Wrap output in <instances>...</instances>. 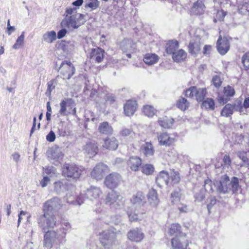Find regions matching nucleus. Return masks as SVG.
<instances>
[{"label": "nucleus", "mask_w": 249, "mask_h": 249, "mask_svg": "<svg viewBox=\"0 0 249 249\" xmlns=\"http://www.w3.org/2000/svg\"><path fill=\"white\" fill-rule=\"evenodd\" d=\"M207 94V91L205 89L199 88L197 89V93L196 95V99L197 101H202L204 99L205 96Z\"/></svg>", "instance_id": "obj_39"}, {"label": "nucleus", "mask_w": 249, "mask_h": 249, "mask_svg": "<svg viewBox=\"0 0 249 249\" xmlns=\"http://www.w3.org/2000/svg\"><path fill=\"white\" fill-rule=\"evenodd\" d=\"M144 237V233L139 228L131 230L127 233L128 239L133 242H140L143 240Z\"/></svg>", "instance_id": "obj_14"}, {"label": "nucleus", "mask_w": 249, "mask_h": 249, "mask_svg": "<svg viewBox=\"0 0 249 249\" xmlns=\"http://www.w3.org/2000/svg\"><path fill=\"white\" fill-rule=\"evenodd\" d=\"M235 94L234 89L230 86H228L224 88V94L226 96L231 97Z\"/></svg>", "instance_id": "obj_50"}, {"label": "nucleus", "mask_w": 249, "mask_h": 249, "mask_svg": "<svg viewBox=\"0 0 249 249\" xmlns=\"http://www.w3.org/2000/svg\"><path fill=\"white\" fill-rule=\"evenodd\" d=\"M85 149L88 154L92 156L97 154L98 151L97 143H93L92 142L87 143L85 146Z\"/></svg>", "instance_id": "obj_27"}, {"label": "nucleus", "mask_w": 249, "mask_h": 249, "mask_svg": "<svg viewBox=\"0 0 249 249\" xmlns=\"http://www.w3.org/2000/svg\"><path fill=\"white\" fill-rule=\"evenodd\" d=\"M202 106L207 109L213 110L214 109V101L211 98H208L203 101Z\"/></svg>", "instance_id": "obj_43"}, {"label": "nucleus", "mask_w": 249, "mask_h": 249, "mask_svg": "<svg viewBox=\"0 0 249 249\" xmlns=\"http://www.w3.org/2000/svg\"><path fill=\"white\" fill-rule=\"evenodd\" d=\"M24 35L23 32L22 34L16 40V42L14 44L13 46V49H18L20 48L24 43Z\"/></svg>", "instance_id": "obj_44"}, {"label": "nucleus", "mask_w": 249, "mask_h": 249, "mask_svg": "<svg viewBox=\"0 0 249 249\" xmlns=\"http://www.w3.org/2000/svg\"><path fill=\"white\" fill-rule=\"evenodd\" d=\"M169 180V175L167 172L161 171L156 178V182L158 185L161 187L164 185H167Z\"/></svg>", "instance_id": "obj_21"}, {"label": "nucleus", "mask_w": 249, "mask_h": 249, "mask_svg": "<svg viewBox=\"0 0 249 249\" xmlns=\"http://www.w3.org/2000/svg\"><path fill=\"white\" fill-rule=\"evenodd\" d=\"M159 123L161 126L165 128H168L172 126L174 123V120L172 118L164 116L159 119Z\"/></svg>", "instance_id": "obj_30"}, {"label": "nucleus", "mask_w": 249, "mask_h": 249, "mask_svg": "<svg viewBox=\"0 0 249 249\" xmlns=\"http://www.w3.org/2000/svg\"><path fill=\"white\" fill-rule=\"evenodd\" d=\"M237 155L245 164L249 165V159L247 157L249 156V150L246 152L238 151L237 153Z\"/></svg>", "instance_id": "obj_38"}, {"label": "nucleus", "mask_w": 249, "mask_h": 249, "mask_svg": "<svg viewBox=\"0 0 249 249\" xmlns=\"http://www.w3.org/2000/svg\"><path fill=\"white\" fill-rule=\"evenodd\" d=\"M71 226L68 222H64L61 224V228L57 231L61 234V236L65 239L67 232L71 229Z\"/></svg>", "instance_id": "obj_34"}, {"label": "nucleus", "mask_w": 249, "mask_h": 249, "mask_svg": "<svg viewBox=\"0 0 249 249\" xmlns=\"http://www.w3.org/2000/svg\"><path fill=\"white\" fill-rule=\"evenodd\" d=\"M73 101L71 98H67L62 100L60 104V109L59 112L61 114L66 115L67 111V107L70 106L73 104Z\"/></svg>", "instance_id": "obj_31"}, {"label": "nucleus", "mask_w": 249, "mask_h": 249, "mask_svg": "<svg viewBox=\"0 0 249 249\" xmlns=\"http://www.w3.org/2000/svg\"><path fill=\"white\" fill-rule=\"evenodd\" d=\"M105 51L100 47H97L90 50L89 58L96 63H102L105 57Z\"/></svg>", "instance_id": "obj_8"}, {"label": "nucleus", "mask_w": 249, "mask_h": 249, "mask_svg": "<svg viewBox=\"0 0 249 249\" xmlns=\"http://www.w3.org/2000/svg\"><path fill=\"white\" fill-rule=\"evenodd\" d=\"M187 53L182 49H180L174 52L172 58L174 61L179 62L183 61L186 57Z\"/></svg>", "instance_id": "obj_28"}, {"label": "nucleus", "mask_w": 249, "mask_h": 249, "mask_svg": "<svg viewBox=\"0 0 249 249\" xmlns=\"http://www.w3.org/2000/svg\"><path fill=\"white\" fill-rule=\"evenodd\" d=\"M116 239V233L113 231H103L100 234V242L105 248L109 249L115 245Z\"/></svg>", "instance_id": "obj_7"}, {"label": "nucleus", "mask_w": 249, "mask_h": 249, "mask_svg": "<svg viewBox=\"0 0 249 249\" xmlns=\"http://www.w3.org/2000/svg\"><path fill=\"white\" fill-rule=\"evenodd\" d=\"M212 81L214 86L216 88L219 87L221 85V80L219 76L217 75L213 76Z\"/></svg>", "instance_id": "obj_53"}, {"label": "nucleus", "mask_w": 249, "mask_h": 249, "mask_svg": "<svg viewBox=\"0 0 249 249\" xmlns=\"http://www.w3.org/2000/svg\"><path fill=\"white\" fill-rule=\"evenodd\" d=\"M234 110L239 111L240 112L243 111V107L228 104L223 108L221 111V115L226 117L231 116L233 113Z\"/></svg>", "instance_id": "obj_13"}, {"label": "nucleus", "mask_w": 249, "mask_h": 249, "mask_svg": "<svg viewBox=\"0 0 249 249\" xmlns=\"http://www.w3.org/2000/svg\"><path fill=\"white\" fill-rule=\"evenodd\" d=\"M180 194L179 191H176L171 194L172 202L174 203L179 201Z\"/></svg>", "instance_id": "obj_51"}, {"label": "nucleus", "mask_w": 249, "mask_h": 249, "mask_svg": "<svg viewBox=\"0 0 249 249\" xmlns=\"http://www.w3.org/2000/svg\"><path fill=\"white\" fill-rule=\"evenodd\" d=\"M89 194L93 198H97L99 197L102 194V191L100 188L94 187L91 188L89 191Z\"/></svg>", "instance_id": "obj_42"}, {"label": "nucleus", "mask_w": 249, "mask_h": 249, "mask_svg": "<svg viewBox=\"0 0 249 249\" xmlns=\"http://www.w3.org/2000/svg\"><path fill=\"white\" fill-rule=\"evenodd\" d=\"M130 201L133 205L132 209H134V211H128L129 219L131 222L136 221L141 218L140 215L143 213L140 212V210L146 203L144 194L142 192H137L130 198Z\"/></svg>", "instance_id": "obj_2"}, {"label": "nucleus", "mask_w": 249, "mask_h": 249, "mask_svg": "<svg viewBox=\"0 0 249 249\" xmlns=\"http://www.w3.org/2000/svg\"><path fill=\"white\" fill-rule=\"evenodd\" d=\"M57 81L56 78H54L49 81L47 85V89L46 91V94L50 96L52 91L55 89V86L57 85Z\"/></svg>", "instance_id": "obj_36"}, {"label": "nucleus", "mask_w": 249, "mask_h": 249, "mask_svg": "<svg viewBox=\"0 0 249 249\" xmlns=\"http://www.w3.org/2000/svg\"><path fill=\"white\" fill-rule=\"evenodd\" d=\"M61 207V200L57 197H53L44 203L42 208L43 214L37 218V224L42 231H45L54 228L57 223L54 213Z\"/></svg>", "instance_id": "obj_1"}, {"label": "nucleus", "mask_w": 249, "mask_h": 249, "mask_svg": "<svg viewBox=\"0 0 249 249\" xmlns=\"http://www.w3.org/2000/svg\"><path fill=\"white\" fill-rule=\"evenodd\" d=\"M15 29L14 27L11 26L10 25V20L9 19L7 22V33L10 35L11 33L15 31Z\"/></svg>", "instance_id": "obj_61"}, {"label": "nucleus", "mask_w": 249, "mask_h": 249, "mask_svg": "<svg viewBox=\"0 0 249 249\" xmlns=\"http://www.w3.org/2000/svg\"><path fill=\"white\" fill-rule=\"evenodd\" d=\"M138 107L137 102L134 100H128L125 103V115L131 116L136 111Z\"/></svg>", "instance_id": "obj_18"}, {"label": "nucleus", "mask_w": 249, "mask_h": 249, "mask_svg": "<svg viewBox=\"0 0 249 249\" xmlns=\"http://www.w3.org/2000/svg\"><path fill=\"white\" fill-rule=\"evenodd\" d=\"M64 240L58 231H48L44 235L43 245L46 248L51 249L54 244H60Z\"/></svg>", "instance_id": "obj_4"}, {"label": "nucleus", "mask_w": 249, "mask_h": 249, "mask_svg": "<svg viewBox=\"0 0 249 249\" xmlns=\"http://www.w3.org/2000/svg\"><path fill=\"white\" fill-rule=\"evenodd\" d=\"M171 243L173 249H186L189 245L185 236L175 237L172 240Z\"/></svg>", "instance_id": "obj_11"}, {"label": "nucleus", "mask_w": 249, "mask_h": 249, "mask_svg": "<svg viewBox=\"0 0 249 249\" xmlns=\"http://www.w3.org/2000/svg\"><path fill=\"white\" fill-rule=\"evenodd\" d=\"M76 8H72L71 7L67 8L66 10V16L71 15L73 12H74L76 11Z\"/></svg>", "instance_id": "obj_64"}, {"label": "nucleus", "mask_w": 249, "mask_h": 249, "mask_svg": "<svg viewBox=\"0 0 249 249\" xmlns=\"http://www.w3.org/2000/svg\"><path fill=\"white\" fill-rule=\"evenodd\" d=\"M50 179L48 177H44L43 179L40 180V183L42 187H44L47 186L49 182H50Z\"/></svg>", "instance_id": "obj_58"}, {"label": "nucleus", "mask_w": 249, "mask_h": 249, "mask_svg": "<svg viewBox=\"0 0 249 249\" xmlns=\"http://www.w3.org/2000/svg\"><path fill=\"white\" fill-rule=\"evenodd\" d=\"M178 48V44L176 40L169 41L166 44V51L168 54H173Z\"/></svg>", "instance_id": "obj_29"}, {"label": "nucleus", "mask_w": 249, "mask_h": 249, "mask_svg": "<svg viewBox=\"0 0 249 249\" xmlns=\"http://www.w3.org/2000/svg\"><path fill=\"white\" fill-rule=\"evenodd\" d=\"M143 112L146 116L151 117L155 114L156 110L152 106L145 105L143 107Z\"/></svg>", "instance_id": "obj_37"}, {"label": "nucleus", "mask_w": 249, "mask_h": 249, "mask_svg": "<svg viewBox=\"0 0 249 249\" xmlns=\"http://www.w3.org/2000/svg\"><path fill=\"white\" fill-rule=\"evenodd\" d=\"M223 162L225 165L229 166L231 163V160L229 155H225L223 158Z\"/></svg>", "instance_id": "obj_60"}, {"label": "nucleus", "mask_w": 249, "mask_h": 249, "mask_svg": "<svg viewBox=\"0 0 249 249\" xmlns=\"http://www.w3.org/2000/svg\"><path fill=\"white\" fill-rule=\"evenodd\" d=\"M226 13L223 10L218 11L216 15V18L220 21L223 20Z\"/></svg>", "instance_id": "obj_55"}, {"label": "nucleus", "mask_w": 249, "mask_h": 249, "mask_svg": "<svg viewBox=\"0 0 249 249\" xmlns=\"http://www.w3.org/2000/svg\"><path fill=\"white\" fill-rule=\"evenodd\" d=\"M197 93V88L196 87H191L186 90L185 95L190 98H196Z\"/></svg>", "instance_id": "obj_47"}, {"label": "nucleus", "mask_w": 249, "mask_h": 249, "mask_svg": "<svg viewBox=\"0 0 249 249\" xmlns=\"http://www.w3.org/2000/svg\"><path fill=\"white\" fill-rule=\"evenodd\" d=\"M177 107L181 110H185L188 107L189 103L186 99L182 98L178 100Z\"/></svg>", "instance_id": "obj_40"}, {"label": "nucleus", "mask_w": 249, "mask_h": 249, "mask_svg": "<svg viewBox=\"0 0 249 249\" xmlns=\"http://www.w3.org/2000/svg\"><path fill=\"white\" fill-rule=\"evenodd\" d=\"M170 178L173 183H178L179 182L180 178L178 171L173 170L170 172Z\"/></svg>", "instance_id": "obj_45"}, {"label": "nucleus", "mask_w": 249, "mask_h": 249, "mask_svg": "<svg viewBox=\"0 0 249 249\" xmlns=\"http://www.w3.org/2000/svg\"><path fill=\"white\" fill-rule=\"evenodd\" d=\"M154 170L153 166L150 164H146L142 167V172L146 175H150Z\"/></svg>", "instance_id": "obj_46"}, {"label": "nucleus", "mask_w": 249, "mask_h": 249, "mask_svg": "<svg viewBox=\"0 0 249 249\" xmlns=\"http://www.w3.org/2000/svg\"><path fill=\"white\" fill-rule=\"evenodd\" d=\"M158 141L160 144L169 146L175 142V138L167 133H162L158 136Z\"/></svg>", "instance_id": "obj_19"}, {"label": "nucleus", "mask_w": 249, "mask_h": 249, "mask_svg": "<svg viewBox=\"0 0 249 249\" xmlns=\"http://www.w3.org/2000/svg\"><path fill=\"white\" fill-rule=\"evenodd\" d=\"M43 38L46 42L50 43H52L56 38V33L54 31L48 32L44 35Z\"/></svg>", "instance_id": "obj_35"}, {"label": "nucleus", "mask_w": 249, "mask_h": 249, "mask_svg": "<svg viewBox=\"0 0 249 249\" xmlns=\"http://www.w3.org/2000/svg\"><path fill=\"white\" fill-rule=\"evenodd\" d=\"M118 146V142L114 137H107L104 140L103 147L109 150H115Z\"/></svg>", "instance_id": "obj_17"}, {"label": "nucleus", "mask_w": 249, "mask_h": 249, "mask_svg": "<svg viewBox=\"0 0 249 249\" xmlns=\"http://www.w3.org/2000/svg\"><path fill=\"white\" fill-rule=\"evenodd\" d=\"M63 157L62 152L58 149H51L48 153V157L56 161L62 160Z\"/></svg>", "instance_id": "obj_26"}, {"label": "nucleus", "mask_w": 249, "mask_h": 249, "mask_svg": "<svg viewBox=\"0 0 249 249\" xmlns=\"http://www.w3.org/2000/svg\"><path fill=\"white\" fill-rule=\"evenodd\" d=\"M230 183L229 178L224 175L221 177L219 182H217L215 186L216 190L220 193L226 194L228 192V188H227L229 183Z\"/></svg>", "instance_id": "obj_15"}, {"label": "nucleus", "mask_w": 249, "mask_h": 249, "mask_svg": "<svg viewBox=\"0 0 249 249\" xmlns=\"http://www.w3.org/2000/svg\"><path fill=\"white\" fill-rule=\"evenodd\" d=\"M168 155V157L166 158V160L170 162H175L178 159V154L177 151L174 150L171 152H169Z\"/></svg>", "instance_id": "obj_48"}, {"label": "nucleus", "mask_w": 249, "mask_h": 249, "mask_svg": "<svg viewBox=\"0 0 249 249\" xmlns=\"http://www.w3.org/2000/svg\"><path fill=\"white\" fill-rule=\"evenodd\" d=\"M159 59L158 55L155 53H146L143 57V61L148 65H152L157 63Z\"/></svg>", "instance_id": "obj_25"}, {"label": "nucleus", "mask_w": 249, "mask_h": 249, "mask_svg": "<svg viewBox=\"0 0 249 249\" xmlns=\"http://www.w3.org/2000/svg\"><path fill=\"white\" fill-rule=\"evenodd\" d=\"M229 99L228 97H225L224 96H219L218 97V101L219 103L224 104L227 103Z\"/></svg>", "instance_id": "obj_59"}, {"label": "nucleus", "mask_w": 249, "mask_h": 249, "mask_svg": "<svg viewBox=\"0 0 249 249\" xmlns=\"http://www.w3.org/2000/svg\"><path fill=\"white\" fill-rule=\"evenodd\" d=\"M109 172L108 167L105 164L100 162L97 164L90 172L91 177L97 180H100Z\"/></svg>", "instance_id": "obj_6"}, {"label": "nucleus", "mask_w": 249, "mask_h": 249, "mask_svg": "<svg viewBox=\"0 0 249 249\" xmlns=\"http://www.w3.org/2000/svg\"><path fill=\"white\" fill-rule=\"evenodd\" d=\"M217 48L218 52L222 55L225 54L229 50L230 43L226 38H222L220 36L217 42Z\"/></svg>", "instance_id": "obj_16"}, {"label": "nucleus", "mask_w": 249, "mask_h": 249, "mask_svg": "<svg viewBox=\"0 0 249 249\" xmlns=\"http://www.w3.org/2000/svg\"><path fill=\"white\" fill-rule=\"evenodd\" d=\"M44 172L47 175L54 173L55 169L53 166H47L43 168Z\"/></svg>", "instance_id": "obj_57"}, {"label": "nucleus", "mask_w": 249, "mask_h": 249, "mask_svg": "<svg viewBox=\"0 0 249 249\" xmlns=\"http://www.w3.org/2000/svg\"><path fill=\"white\" fill-rule=\"evenodd\" d=\"M178 209L180 213H187L189 210L188 206L182 203L178 204Z\"/></svg>", "instance_id": "obj_56"}, {"label": "nucleus", "mask_w": 249, "mask_h": 249, "mask_svg": "<svg viewBox=\"0 0 249 249\" xmlns=\"http://www.w3.org/2000/svg\"><path fill=\"white\" fill-rule=\"evenodd\" d=\"M127 165L133 171H137L142 164L141 159L138 157H131L127 161Z\"/></svg>", "instance_id": "obj_20"}, {"label": "nucleus", "mask_w": 249, "mask_h": 249, "mask_svg": "<svg viewBox=\"0 0 249 249\" xmlns=\"http://www.w3.org/2000/svg\"><path fill=\"white\" fill-rule=\"evenodd\" d=\"M121 181V177L119 174L112 173L105 178L104 184L107 187L110 189L116 188Z\"/></svg>", "instance_id": "obj_9"}, {"label": "nucleus", "mask_w": 249, "mask_h": 249, "mask_svg": "<svg viewBox=\"0 0 249 249\" xmlns=\"http://www.w3.org/2000/svg\"><path fill=\"white\" fill-rule=\"evenodd\" d=\"M242 62L246 68H249V52L243 56Z\"/></svg>", "instance_id": "obj_52"}, {"label": "nucleus", "mask_w": 249, "mask_h": 249, "mask_svg": "<svg viewBox=\"0 0 249 249\" xmlns=\"http://www.w3.org/2000/svg\"><path fill=\"white\" fill-rule=\"evenodd\" d=\"M147 198L149 203L153 207H157L160 203L157 192L154 189L149 190L147 195Z\"/></svg>", "instance_id": "obj_22"}, {"label": "nucleus", "mask_w": 249, "mask_h": 249, "mask_svg": "<svg viewBox=\"0 0 249 249\" xmlns=\"http://www.w3.org/2000/svg\"><path fill=\"white\" fill-rule=\"evenodd\" d=\"M67 31L65 29L60 30L57 33V37L59 39L63 38L66 34Z\"/></svg>", "instance_id": "obj_62"}, {"label": "nucleus", "mask_w": 249, "mask_h": 249, "mask_svg": "<svg viewBox=\"0 0 249 249\" xmlns=\"http://www.w3.org/2000/svg\"><path fill=\"white\" fill-rule=\"evenodd\" d=\"M142 149L144 154L147 156H151L154 154V150L152 144L146 142L142 146Z\"/></svg>", "instance_id": "obj_32"}, {"label": "nucleus", "mask_w": 249, "mask_h": 249, "mask_svg": "<svg viewBox=\"0 0 249 249\" xmlns=\"http://www.w3.org/2000/svg\"><path fill=\"white\" fill-rule=\"evenodd\" d=\"M98 131L101 134L109 135L112 133L113 128L108 122H104L99 124Z\"/></svg>", "instance_id": "obj_23"}, {"label": "nucleus", "mask_w": 249, "mask_h": 249, "mask_svg": "<svg viewBox=\"0 0 249 249\" xmlns=\"http://www.w3.org/2000/svg\"><path fill=\"white\" fill-rule=\"evenodd\" d=\"M180 226L178 224H173L169 229V233L171 235H175L176 237H178V233L180 234Z\"/></svg>", "instance_id": "obj_41"}, {"label": "nucleus", "mask_w": 249, "mask_h": 249, "mask_svg": "<svg viewBox=\"0 0 249 249\" xmlns=\"http://www.w3.org/2000/svg\"><path fill=\"white\" fill-rule=\"evenodd\" d=\"M105 100L106 103H109V104H112L115 101L114 97L109 95L106 96Z\"/></svg>", "instance_id": "obj_63"}, {"label": "nucleus", "mask_w": 249, "mask_h": 249, "mask_svg": "<svg viewBox=\"0 0 249 249\" xmlns=\"http://www.w3.org/2000/svg\"><path fill=\"white\" fill-rule=\"evenodd\" d=\"M205 6L201 0H198L194 4L191 9V12L195 15H201L204 13Z\"/></svg>", "instance_id": "obj_24"}, {"label": "nucleus", "mask_w": 249, "mask_h": 249, "mask_svg": "<svg viewBox=\"0 0 249 249\" xmlns=\"http://www.w3.org/2000/svg\"><path fill=\"white\" fill-rule=\"evenodd\" d=\"M56 138L54 132L51 130L49 134L46 136V140L49 142H53L55 141Z\"/></svg>", "instance_id": "obj_54"}, {"label": "nucleus", "mask_w": 249, "mask_h": 249, "mask_svg": "<svg viewBox=\"0 0 249 249\" xmlns=\"http://www.w3.org/2000/svg\"><path fill=\"white\" fill-rule=\"evenodd\" d=\"M212 181L209 179H207L205 180L204 182V188L206 192L209 193H211L213 192V190L212 186Z\"/></svg>", "instance_id": "obj_49"}, {"label": "nucleus", "mask_w": 249, "mask_h": 249, "mask_svg": "<svg viewBox=\"0 0 249 249\" xmlns=\"http://www.w3.org/2000/svg\"><path fill=\"white\" fill-rule=\"evenodd\" d=\"M189 52L193 54L196 55L201 50L200 38L199 36H196L193 37L188 45Z\"/></svg>", "instance_id": "obj_12"}, {"label": "nucleus", "mask_w": 249, "mask_h": 249, "mask_svg": "<svg viewBox=\"0 0 249 249\" xmlns=\"http://www.w3.org/2000/svg\"><path fill=\"white\" fill-rule=\"evenodd\" d=\"M84 171V168L73 163H65L62 167V175L68 178L78 179Z\"/></svg>", "instance_id": "obj_3"}, {"label": "nucleus", "mask_w": 249, "mask_h": 249, "mask_svg": "<svg viewBox=\"0 0 249 249\" xmlns=\"http://www.w3.org/2000/svg\"><path fill=\"white\" fill-rule=\"evenodd\" d=\"M59 71L63 79L68 80L74 74L75 69L70 61L65 60L61 63Z\"/></svg>", "instance_id": "obj_5"}, {"label": "nucleus", "mask_w": 249, "mask_h": 249, "mask_svg": "<svg viewBox=\"0 0 249 249\" xmlns=\"http://www.w3.org/2000/svg\"><path fill=\"white\" fill-rule=\"evenodd\" d=\"M122 197L120 195L119 193L112 190L108 193L104 200L106 204L112 206H118L119 202L122 199Z\"/></svg>", "instance_id": "obj_10"}, {"label": "nucleus", "mask_w": 249, "mask_h": 249, "mask_svg": "<svg viewBox=\"0 0 249 249\" xmlns=\"http://www.w3.org/2000/svg\"><path fill=\"white\" fill-rule=\"evenodd\" d=\"M238 179L236 177H233L231 180L230 183H229L227 188H228V192L229 193L231 192L233 193L236 192L238 187Z\"/></svg>", "instance_id": "obj_33"}]
</instances>
